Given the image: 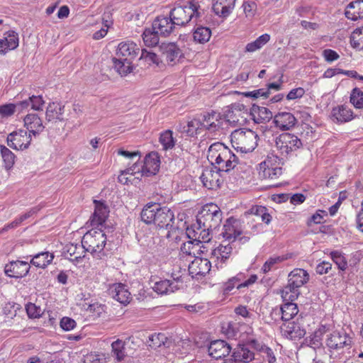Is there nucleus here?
<instances>
[{
  "label": "nucleus",
  "instance_id": "10",
  "mask_svg": "<svg viewBox=\"0 0 363 363\" xmlns=\"http://www.w3.org/2000/svg\"><path fill=\"white\" fill-rule=\"evenodd\" d=\"M106 242V237L101 230L91 229L84 235L82 240L84 249L91 254L101 252Z\"/></svg>",
  "mask_w": 363,
  "mask_h": 363
},
{
  "label": "nucleus",
  "instance_id": "18",
  "mask_svg": "<svg viewBox=\"0 0 363 363\" xmlns=\"http://www.w3.org/2000/svg\"><path fill=\"white\" fill-rule=\"evenodd\" d=\"M28 262L25 261H11L4 267V273L9 277L19 279L26 277L30 270Z\"/></svg>",
  "mask_w": 363,
  "mask_h": 363
},
{
  "label": "nucleus",
  "instance_id": "6",
  "mask_svg": "<svg viewBox=\"0 0 363 363\" xmlns=\"http://www.w3.org/2000/svg\"><path fill=\"white\" fill-rule=\"evenodd\" d=\"M200 6L198 2L191 1L184 6H177L172 9L169 15L173 20V23L178 26H185L191 21L193 22L199 19L201 16L199 11Z\"/></svg>",
  "mask_w": 363,
  "mask_h": 363
},
{
  "label": "nucleus",
  "instance_id": "45",
  "mask_svg": "<svg viewBox=\"0 0 363 363\" xmlns=\"http://www.w3.org/2000/svg\"><path fill=\"white\" fill-rule=\"evenodd\" d=\"M1 154L5 168L7 170L11 169L15 163L16 157L14 154L5 146H1Z\"/></svg>",
  "mask_w": 363,
  "mask_h": 363
},
{
  "label": "nucleus",
  "instance_id": "17",
  "mask_svg": "<svg viewBox=\"0 0 363 363\" xmlns=\"http://www.w3.org/2000/svg\"><path fill=\"white\" fill-rule=\"evenodd\" d=\"M159 51L162 57L168 63L175 64L183 56L182 50L175 43H162L159 45Z\"/></svg>",
  "mask_w": 363,
  "mask_h": 363
},
{
  "label": "nucleus",
  "instance_id": "22",
  "mask_svg": "<svg viewBox=\"0 0 363 363\" xmlns=\"http://www.w3.org/2000/svg\"><path fill=\"white\" fill-rule=\"evenodd\" d=\"M233 247L230 244L225 245L220 244L218 247L211 250V259L218 269L223 267V264L231 255Z\"/></svg>",
  "mask_w": 363,
  "mask_h": 363
},
{
  "label": "nucleus",
  "instance_id": "38",
  "mask_svg": "<svg viewBox=\"0 0 363 363\" xmlns=\"http://www.w3.org/2000/svg\"><path fill=\"white\" fill-rule=\"evenodd\" d=\"M352 111L347 106H341L333 108L332 116L337 122L345 123L352 119Z\"/></svg>",
  "mask_w": 363,
  "mask_h": 363
},
{
  "label": "nucleus",
  "instance_id": "8",
  "mask_svg": "<svg viewBox=\"0 0 363 363\" xmlns=\"http://www.w3.org/2000/svg\"><path fill=\"white\" fill-rule=\"evenodd\" d=\"M223 117L230 125L240 126L247 123L250 114L244 104L237 102L226 107Z\"/></svg>",
  "mask_w": 363,
  "mask_h": 363
},
{
  "label": "nucleus",
  "instance_id": "36",
  "mask_svg": "<svg viewBox=\"0 0 363 363\" xmlns=\"http://www.w3.org/2000/svg\"><path fill=\"white\" fill-rule=\"evenodd\" d=\"M194 23L196 27L193 33L194 41L201 44L207 43L211 36V29L199 24L198 19Z\"/></svg>",
  "mask_w": 363,
  "mask_h": 363
},
{
  "label": "nucleus",
  "instance_id": "42",
  "mask_svg": "<svg viewBox=\"0 0 363 363\" xmlns=\"http://www.w3.org/2000/svg\"><path fill=\"white\" fill-rule=\"evenodd\" d=\"M245 213L259 217L261 220L266 224H269L272 220V216L268 213L267 208L262 206H253Z\"/></svg>",
  "mask_w": 363,
  "mask_h": 363
},
{
  "label": "nucleus",
  "instance_id": "35",
  "mask_svg": "<svg viewBox=\"0 0 363 363\" xmlns=\"http://www.w3.org/2000/svg\"><path fill=\"white\" fill-rule=\"evenodd\" d=\"M65 106L57 102L49 103L45 112V118L47 121H62L64 120L62 115Z\"/></svg>",
  "mask_w": 363,
  "mask_h": 363
},
{
  "label": "nucleus",
  "instance_id": "5",
  "mask_svg": "<svg viewBox=\"0 0 363 363\" xmlns=\"http://www.w3.org/2000/svg\"><path fill=\"white\" fill-rule=\"evenodd\" d=\"M309 280V274L303 269H294L289 274L288 284L281 291L284 301H295L299 296V288Z\"/></svg>",
  "mask_w": 363,
  "mask_h": 363
},
{
  "label": "nucleus",
  "instance_id": "43",
  "mask_svg": "<svg viewBox=\"0 0 363 363\" xmlns=\"http://www.w3.org/2000/svg\"><path fill=\"white\" fill-rule=\"evenodd\" d=\"M222 332L228 338L236 339L240 333V324L237 322H228L222 326Z\"/></svg>",
  "mask_w": 363,
  "mask_h": 363
},
{
  "label": "nucleus",
  "instance_id": "53",
  "mask_svg": "<svg viewBox=\"0 0 363 363\" xmlns=\"http://www.w3.org/2000/svg\"><path fill=\"white\" fill-rule=\"evenodd\" d=\"M140 60H144L149 64L153 63L157 65V66L160 65V62H162V60L160 59V57L156 53L147 51L145 49L142 50Z\"/></svg>",
  "mask_w": 363,
  "mask_h": 363
},
{
  "label": "nucleus",
  "instance_id": "50",
  "mask_svg": "<svg viewBox=\"0 0 363 363\" xmlns=\"http://www.w3.org/2000/svg\"><path fill=\"white\" fill-rule=\"evenodd\" d=\"M350 102L357 108H363V91L354 88L350 95Z\"/></svg>",
  "mask_w": 363,
  "mask_h": 363
},
{
  "label": "nucleus",
  "instance_id": "57",
  "mask_svg": "<svg viewBox=\"0 0 363 363\" xmlns=\"http://www.w3.org/2000/svg\"><path fill=\"white\" fill-rule=\"evenodd\" d=\"M284 260V258L282 257H270L268 260H267L262 269L264 273H267L269 272L272 268L277 263H279Z\"/></svg>",
  "mask_w": 363,
  "mask_h": 363
},
{
  "label": "nucleus",
  "instance_id": "29",
  "mask_svg": "<svg viewBox=\"0 0 363 363\" xmlns=\"http://www.w3.org/2000/svg\"><path fill=\"white\" fill-rule=\"evenodd\" d=\"M95 210L90 218L92 226L101 225L108 216L109 211L108 207L102 202L94 200Z\"/></svg>",
  "mask_w": 363,
  "mask_h": 363
},
{
  "label": "nucleus",
  "instance_id": "47",
  "mask_svg": "<svg viewBox=\"0 0 363 363\" xmlns=\"http://www.w3.org/2000/svg\"><path fill=\"white\" fill-rule=\"evenodd\" d=\"M6 51L16 49L18 46V35L13 30H9L4 39Z\"/></svg>",
  "mask_w": 363,
  "mask_h": 363
},
{
  "label": "nucleus",
  "instance_id": "11",
  "mask_svg": "<svg viewBox=\"0 0 363 363\" xmlns=\"http://www.w3.org/2000/svg\"><path fill=\"white\" fill-rule=\"evenodd\" d=\"M305 325L302 317L297 318L296 320L284 322L280 326L281 333L288 340H299L306 334Z\"/></svg>",
  "mask_w": 363,
  "mask_h": 363
},
{
  "label": "nucleus",
  "instance_id": "55",
  "mask_svg": "<svg viewBox=\"0 0 363 363\" xmlns=\"http://www.w3.org/2000/svg\"><path fill=\"white\" fill-rule=\"evenodd\" d=\"M244 96L254 99H258L259 97L267 99L269 96V91L268 89H265V88H262L252 91L245 92Z\"/></svg>",
  "mask_w": 363,
  "mask_h": 363
},
{
  "label": "nucleus",
  "instance_id": "7",
  "mask_svg": "<svg viewBox=\"0 0 363 363\" xmlns=\"http://www.w3.org/2000/svg\"><path fill=\"white\" fill-rule=\"evenodd\" d=\"M257 133L250 129H238L231 133L230 141L235 150L247 153L255 149L257 145Z\"/></svg>",
  "mask_w": 363,
  "mask_h": 363
},
{
  "label": "nucleus",
  "instance_id": "9",
  "mask_svg": "<svg viewBox=\"0 0 363 363\" xmlns=\"http://www.w3.org/2000/svg\"><path fill=\"white\" fill-rule=\"evenodd\" d=\"M160 163L158 155L151 152L145 156L143 165H138L135 162L133 167L128 168L125 172L132 175L137 172H141V175L145 177L155 175L159 171Z\"/></svg>",
  "mask_w": 363,
  "mask_h": 363
},
{
  "label": "nucleus",
  "instance_id": "27",
  "mask_svg": "<svg viewBox=\"0 0 363 363\" xmlns=\"http://www.w3.org/2000/svg\"><path fill=\"white\" fill-rule=\"evenodd\" d=\"M23 122L29 133L34 136L38 135L45 128L42 119L36 113L27 114L23 118Z\"/></svg>",
  "mask_w": 363,
  "mask_h": 363
},
{
  "label": "nucleus",
  "instance_id": "62",
  "mask_svg": "<svg viewBox=\"0 0 363 363\" xmlns=\"http://www.w3.org/2000/svg\"><path fill=\"white\" fill-rule=\"evenodd\" d=\"M304 94H305V90L302 87H298L296 89H293L286 95V99L290 101V100H295L297 99H300L304 95Z\"/></svg>",
  "mask_w": 363,
  "mask_h": 363
},
{
  "label": "nucleus",
  "instance_id": "26",
  "mask_svg": "<svg viewBox=\"0 0 363 363\" xmlns=\"http://www.w3.org/2000/svg\"><path fill=\"white\" fill-rule=\"evenodd\" d=\"M249 114L255 123H266L274 116L269 108L256 104L252 106Z\"/></svg>",
  "mask_w": 363,
  "mask_h": 363
},
{
  "label": "nucleus",
  "instance_id": "49",
  "mask_svg": "<svg viewBox=\"0 0 363 363\" xmlns=\"http://www.w3.org/2000/svg\"><path fill=\"white\" fill-rule=\"evenodd\" d=\"M350 44L352 48L359 50L363 49V30L356 29L350 36Z\"/></svg>",
  "mask_w": 363,
  "mask_h": 363
},
{
  "label": "nucleus",
  "instance_id": "20",
  "mask_svg": "<svg viewBox=\"0 0 363 363\" xmlns=\"http://www.w3.org/2000/svg\"><path fill=\"white\" fill-rule=\"evenodd\" d=\"M240 225L238 220L233 217L228 218L223 225L221 235L226 240L234 242L242 233Z\"/></svg>",
  "mask_w": 363,
  "mask_h": 363
},
{
  "label": "nucleus",
  "instance_id": "64",
  "mask_svg": "<svg viewBox=\"0 0 363 363\" xmlns=\"http://www.w3.org/2000/svg\"><path fill=\"white\" fill-rule=\"evenodd\" d=\"M331 269L332 264L329 262L323 261L316 266L315 272L318 274H325L329 273Z\"/></svg>",
  "mask_w": 363,
  "mask_h": 363
},
{
  "label": "nucleus",
  "instance_id": "4",
  "mask_svg": "<svg viewBox=\"0 0 363 363\" xmlns=\"http://www.w3.org/2000/svg\"><path fill=\"white\" fill-rule=\"evenodd\" d=\"M223 212L220 208L214 203H208L203 206L196 216V221L203 231H210L218 228L222 222Z\"/></svg>",
  "mask_w": 363,
  "mask_h": 363
},
{
  "label": "nucleus",
  "instance_id": "44",
  "mask_svg": "<svg viewBox=\"0 0 363 363\" xmlns=\"http://www.w3.org/2000/svg\"><path fill=\"white\" fill-rule=\"evenodd\" d=\"M167 337L164 333H154L149 336V340L147 341V345L156 350L158 347H160L162 345H164Z\"/></svg>",
  "mask_w": 363,
  "mask_h": 363
},
{
  "label": "nucleus",
  "instance_id": "51",
  "mask_svg": "<svg viewBox=\"0 0 363 363\" xmlns=\"http://www.w3.org/2000/svg\"><path fill=\"white\" fill-rule=\"evenodd\" d=\"M333 261L337 264V268L344 271L347 267V262L345 257L338 251H333L330 253Z\"/></svg>",
  "mask_w": 363,
  "mask_h": 363
},
{
  "label": "nucleus",
  "instance_id": "3",
  "mask_svg": "<svg viewBox=\"0 0 363 363\" xmlns=\"http://www.w3.org/2000/svg\"><path fill=\"white\" fill-rule=\"evenodd\" d=\"M139 51V48L133 42H122L118 45L113 62L120 74L127 75L133 71L132 63Z\"/></svg>",
  "mask_w": 363,
  "mask_h": 363
},
{
  "label": "nucleus",
  "instance_id": "63",
  "mask_svg": "<svg viewBox=\"0 0 363 363\" xmlns=\"http://www.w3.org/2000/svg\"><path fill=\"white\" fill-rule=\"evenodd\" d=\"M323 56L325 60L328 62H332L339 59L340 55L338 53L331 49H325L323 51Z\"/></svg>",
  "mask_w": 363,
  "mask_h": 363
},
{
  "label": "nucleus",
  "instance_id": "48",
  "mask_svg": "<svg viewBox=\"0 0 363 363\" xmlns=\"http://www.w3.org/2000/svg\"><path fill=\"white\" fill-rule=\"evenodd\" d=\"M172 135V131L170 130H165L161 133L160 142L164 150L171 149L174 146V140Z\"/></svg>",
  "mask_w": 363,
  "mask_h": 363
},
{
  "label": "nucleus",
  "instance_id": "24",
  "mask_svg": "<svg viewBox=\"0 0 363 363\" xmlns=\"http://www.w3.org/2000/svg\"><path fill=\"white\" fill-rule=\"evenodd\" d=\"M286 302L281 305L280 308H275L272 311V315H280L281 320L284 322L290 321L298 313V308L294 301H286Z\"/></svg>",
  "mask_w": 363,
  "mask_h": 363
},
{
  "label": "nucleus",
  "instance_id": "33",
  "mask_svg": "<svg viewBox=\"0 0 363 363\" xmlns=\"http://www.w3.org/2000/svg\"><path fill=\"white\" fill-rule=\"evenodd\" d=\"M211 267V262L208 259H196L189 265L190 274L195 276H205Z\"/></svg>",
  "mask_w": 363,
  "mask_h": 363
},
{
  "label": "nucleus",
  "instance_id": "54",
  "mask_svg": "<svg viewBox=\"0 0 363 363\" xmlns=\"http://www.w3.org/2000/svg\"><path fill=\"white\" fill-rule=\"evenodd\" d=\"M185 235L187 238L189 239L190 241L196 242V245H200L203 243V241L200 239L201 235V232L196 231L192 228H186Z\"/></svg>",
  "mask_w": 363,
  "mask_h": 363
},
{
  "label": "nucleus",
  "instance_id": "39",
  "mask_svg": "<svg viewBox=\"0 0 363 363\" xmlns=\"http://www.w3.org/2000/svg\"><path fill=\"white\" fill-rule=\"evenodd\" d=\"M152 289L158 294L162 295L174 292L179 287L169 280L164 279L155 282Z\"/></svg>",
  "mask_w": 363,
  "mask_h": 363
},
{
  "label": "nucleus",
  "instance_id": "13",
  "mask_svg": "<svg viewBox=\"0 0 363 363\" xmlns=\"http://www.w3.org/2000/svg\"><path fill=\"white\" fill-rule=\"evenodd\" d=\"M223 172L211 167H206L200 177V179L204 187L210 190H216L220 187L223 179Z\"/></svg>",
  "mask_w": 363,
  "mask_h": 363
},
{
  "label": "nucleus",
  "instance_id": "21",
  "mask_svg": "<svg viewBox=\"0 0 363 363\" xmlns=\"http://www.w3.org/2000/svg\"><path fill=\"white\" fill-rule=\"evenodd\" d=\"M255 359V353L244 344H238L233 350L229 363H249Z\"/></svg>",
  "mask_w": 363,
  "mask_h": 363
},
{
  "label": "nucleus",
  "instance_id": "19",
  "mask_svg": "<svg viewBox=\"0 0 363 363\" xmlns=\"http://www.w3.org/2000/svg\"><path fill=\"white\" fill-rule=\"evenodd\" d=\"M223 118L220 113L211 111L203 115L201 125L203 130L210 133H216L221 128Z\"/></svg>",
  "mask_w": 363,
  "mask_h": 363
},
{
  "label": "nucleus",
  "instance_id": "12",
  "mask_svg": "<svg viewBox=\"0 0 363 363\" xmlns=\"http://www.w3.org/2000/svg\"><path fill=\"white\" fill-rule=\"evenodd\" d=\"M352 342V338L345 332L334 331L326 339V345L329 350H335L339 354L349 350Z\"/></svg>",
  "mask_w": 363,
  "mask_h": 363
},
{
  "label": "nucleus",
  "instance_id": "52",
  "mask_svg": "<svg viewBox=\"0 0 363 363\" xmlns=\"http://www.w3.org/2000/svg\"><path fill=\"white\" fill-rule=\"evenodd\" d=\"M325 332V327L323 325L315 330L311 336L310 345L313 347H319L321 345L322 337Z\"/></svg>",
  "mask_w": 363,
  "mask_h": 363
},
{
  "label": "nucleus",
  "instance_id": "34",
  "mask_svg": "<svg viewBox=\"0 0 363 363\" xmlns=\"http://www.w3.org/2000/svg\"><path fill=\"white\" fill-rule=\"evenodd\" d=\"M109 291L112 297L121 303L127 304L131 299L130 293L122 284H113Z\"/></svg>",
  "mask_w": 363,
  "mask_h": 363
},
{
  "label": "nucleus",
  "instance_id": "32",
  "mask_svg": "<svg viewBox=\"0 0 363 363\" xmlns=\"http://www.w3.org/2000/svg\"><path fill=\"white\" fill-rule=\"evenodd\" d=\"M236 0H217L213 4L212 9L216 15L222 17H228L235 7Z\"/></svg>",
  "mask_w": 363,
  "mask_h": 363
},
{
  "label": "nucleus",
  "instance_id": "30",
  "mask_svg": "<svg viewBox=\"0 0 363 363\" xmlns=\"http://www.w3.org/2000/svg\"><path fill=\"white\" fill-rule=\"evenodd\" d=\"M64 253L69 257L67 258L74 263H78L84 257L86 250L84 249V245L69 243L65 245Z\"/></svg>",
  "mask_w": 363,
  "mask_h": 363
},
{
  "label": "nucleus",
  "instance_id": "46",
  "mask_svg": "<svg viewBox=\"0 0 363 363\" xmlns=\"http://www.w3.org/2000/svg\"><path fill=\"white\" fill-rule=\"evenodd\" d=\"M112 356L116 358L118 362H120L125 357L124 351V342L118 339L111 344Z\"/></svg>",
  "mask_w": 363,
  "mask_h": 363
},
{
  "label": "nucleus",
  "instance_id": "15",
  "mask_svg": "<svg viewBox=\"0 0 363 363\" xmlns=\"http://www.w3.org/2000/svg\"><path fill=\"white\" fill-rule=\"evenodd\" d=\"M277 157L272 155L259 164V176L264 179L276 180L282 174V168L274 166L273 161H277Z\"/></svg>",
  "mask_w": 363,
  "mask_h": 363
},
{
  "label": "nucleus",
  "instance_id": "41",
  "mask_svg": "<svg viewBox=\"0 0 363 363\" xmlns=\"http://www.w3.org/2000/svg\"><path fill=\"white\" fill-rule=\"evenodd\" d=\"M348 9H353L352 16H350V10H346L345 16L347 18L356 21L363 19V0H357L350 3L347 7Z\"/></svg>",
  "mask_w": 363,
  "mask_h": 363
},
{
  "label": "nucleus",
  "instance_id": "25",
  "mask_svg": "<svg viewBox=\"0 0 363 363\" xmlns=\"http://www.w3.org/2000/svg\"><path fill=\"white\" fill-rule=\"evenodd\" d=\"M153 28L163 37L169 36L175 29L176 25L170 15L169 16H158L152 23Z\"/></svg>",
  "mask_w": 363,
  "mask_h": 363
},
{
  "label": "nucleus",
  "instance_id": "2",
  "mask_svg": "<svg viewBox=\"0 0 363 363\" xmlns=\"http://www.w3.org/2000/svg\"><path fill=\"white\" fill-rule=\"evenodd\" d=\"M207 158L215 169L223 173L229 172L239 163L237 155L222 143H215L209 147Z\"/></svg>",
  "mask_w": 363,
  "mask_h": 363
},
{
  "label": "nucleus",
  "instance_id": "31",
  "mask_svg": "<svg viewBox=\"0 0 363 363\" xmlns=\"http://www.w3.org/2000/svg\"><path fill=\"white\" fill-rule=\"evenodd\" d=\"M201 121L194 118L187 122L186 124L179 123L177 125V130L182 133H186L189 137H195L203 130Z\"/></svg>",
  "mask_w": 363,
  "mask_h": 363
},
{
  "label": "nucleus",
  "instance_id": "37",
  "mask_svg": "<svg viewBox=\"0 0 363 363\" xmlns=\"http://www.w3.org/2000/svg\"><path fill=\"white\" fill-rule=\"evenodd\" d=\"M53 258V254L49 252H42L33 256L30 263L37 267L44 269L52 262Z\"/></svg>",
  "mask_w": 363,
  "mask_h": 363
},
{
  "label": "nucleus",
  "instance_id": "56",
  "mask_svg": "<svg viewBox=\"0 0 363 363\" xmlns=\"http://www.w3.org/2000/svg\"><path fill=\"white\" fill-rule=\"evenodd\" d=\"M26 310L28 317L36 318L40 316L41 308L35 304L29 303L26 306Z\"/></svg>",
  "mask_w": 363,
  "mask_h": 363
},
{
  "label": "nucleus",
  "instance_id": "61",
  "mask_svg": "<svg viewBox=\"0 0 363 363\" xmlns=\"http://www.w3.org/2000/svg\"><path fill=\"white\" fill-rule=\"evenodd\" d=\"M76 326V322L74 319L69 317H64L60 320V327L66 331L73 330Z\"/></svg>",
  "mask_w": 363,
  "mask_h": 363
},
{
  "label": "nucleus",
  "instance_id": "1",
  "mask_svg": "<svg viewBox=\"0 0 363 363\" xmlns=\"http://www.w3.org/2000/svg\"><path fill=\"white\" fill-rule=\"evenodd\" d=\"M141 220L146 224H154L160 228L177 231L185 228L186 223L168 207H160L157 203H147L140 213Z\"/></svg>",
  "mask_w": 363,
  "mask_h": 363
},
{
  "label": "nucleus",
  "instance_id": "23",
  "mask_svg": "<svg viewBox=\"0 0 363 363\" xmlns=\"http://www.w3.org/2000/svg\"><path fill=\"white\" fill-rule=\"evenodd\" d=\"M231 350V346L223 340L212 341L208 348L209 355L216 359L227 357Z\"/></svg>",
  "mask_w": 363,
  "mask_h": 363
},
{
  "label": "nucleus",
  "instance_id": "16",
  "mask_svg": "<svg viewBox=\"0 0 363 363\" xmlns=\"http://www.w3.org/2000/svg\"><path fill=\"white\" fill-rule=\"evenodd\" d=\"M31 134L27 131L20 129L9 134L7 137L8 145L15 150H26L30 145Z\"/></svg>",
  "mask_w": 363,
  "mask_h": 363
},
{
  "label": "nucleus",
  "instance_id": "14",
  "mask_svg": "<svg viewBox=\"0 0 363 363\" xmlns=\"http://www.w3.org/2000/svg\"><path fill=\"white\" fill-rule=\"evenodd\" d=\"M276 147L281 154H289L290 152L298 149L301 145V141L297 136L285 133L276 138Z\"/></svg>",
  "mask_w": 363,
  "mask_h": 363
},
{
  "label": "nucleus",
  "instance_id": "58",
  "mask_svg": "<svg viewBox=\"0 0 363 363\" xmlns=\"http://www.w3.org/2000/svg\"><path fill=\"white\" fill-rule=\"evenodd\" d=\"M31 108L35 111L43 110V106L45 104L41 96H31L29 97Z\"/></svg>",
  "mask_w": 363,
  "mask_h": 363
},
{
  "label": "nucleus",
  "instance_id": "60",
  "mask_svg": "<svg viewBox=\"0 0 363 363\" xmlns=\"http://www.w3.org/2000/svg\"><path fill=\"white\" fill-rule=\"evenodd\" d=\"M242 8L247 17L253 16L257 9V4L254 1H247L243 2Z\"/></svg>",
  "mask_w": 363,
  "mask_h": 363
},
{
  "label": "nucleus",
  "instance_id": "59",
  "mask_svg": "<svg viewBox=\"0 0 363 363\" xmlns=\"http://www.w3.org/2000/svg\"><path fill=\"white\" fill-rule=\"evenodd\" d=\"M15 104H8L0 106V114L2 116H10L16 111Z\"/></svg>",
  "mask_w": 363,
  "mask_h": 363
},
{
  "label": "nucleus",
  "instance_id": "40",
  "mask_svg": "<svg viewBox=\"0 0 363 363\" xmlns=\"http://www.w3.org/2000/svg\"><path fill=\"white\" fill-rule=\"evenodd\" d=\"M159 35L156 29L153 28H145L143 33L142 37L145 45L147 47L156 46L159 43Z\"/></svg>",
  "mask_w": 363,
  "mask_h": 363
},
{
  "label": "nucleus",
  "instance_id": "28",
  "mask_svg": "<svg viewBox=\"0 0 363 363\" xmlns=\"http://www.w3.org/2000/svg\"><path fill=\"white\" fill-rule=\"evenodd\" d=\"M275 126L283 130H288L296 123L294 116L289 112H279L274 116L273 120Z\"/></svg>",
  "mask_w": 363,
  "mask_h": 363
}]
</instances>
